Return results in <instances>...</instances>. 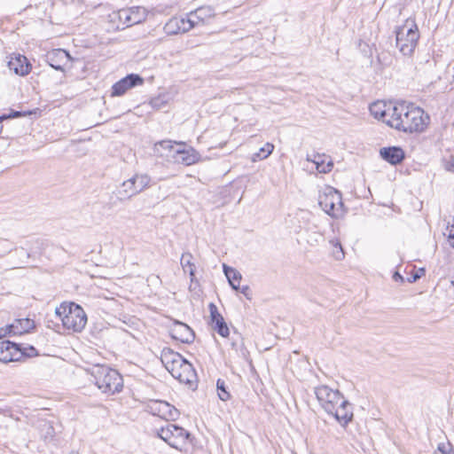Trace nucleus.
<instances>
[{
	"instance_id": "f257e3e1",
	"label": "nucleus",
	"mask_w": 454,
	"mask_h": 454,
	"mask_svg": "<svg viewBox=\"0 0 454 454\" xmlns=\"http://www.w3.org/2000/svg\"><path fill=\"white\" fill-rule=\"evenodd\" d=\"M369 110L375 119L405 133H423L430 124L429 114L414 104L379 100L371 104Z\"/></svg>"
},
{
	"instance_id": "f03ea898",
	"label": "nucleus",
	"mask_w": 454,
	"mask_h": 454,
	"mask_svg": "<svg viewBox=\"0 0 454 454\" xmlns=\"http://www.w3.org/2000/svg\"><path fill=\"white\" fill-rule=\"evenodd\" d=\"M160 359L167 371L181 383L192 384L195 380L196 373L192 364L179 353L166 348Z\"/></svg>"
},
{
	"instance_id": "7ed1b4c3",
	"label": "nucleus",
	"mask_w": 454,
	"mask_h": 454,
	"mask_svg": "<svg viewBox=\"0 0 454 454\" xmlns=\"http://www.w3.org/2000/svg\"><path fill=\"white\" fill-rule=\"evenodd\" d=\"M55 313L67 330L79 333L87 324V316L83 309L74 302H62L56 308Z\"/></svg>"
},
{
	"instance_id": "20e7f679",
	"label": "nucleus",
	"mask_w": 454,
	"mask_h": 454,
	"mask_svg": "<svg viewBox=\"0 0 454 454\" xmlns=\"http://www.w3.org/2000/svg\"><path fill=\"white\" fill-rule=\"evenodd\" d=\"M395 43L399 51L403 56H411L419 39V31L415 20L409 18L397 27Z\"/></svg>"
},
{
	"instance_id": "39448f33",
	"label": "nucleus",
	"mask_w": 454,
	"mask_h": 454,
	"mask_svg": "<svg viewBox=\"0 0 454 454\" xmlns=\"http://www.w3.org/2000/svg\"><path fill=\"white\" fill-rule=\"evenodd\" d=\"M321 208L333 218H340L345 215L341 194L333 187L324 186L318 195Z\"/></svg>"
},
{
	"instance_id": "423d86ee",
	"label": "nucleus",
	"mask_w": 454,
	"mask_h": 454,
	"mask_svg": "<svg viewBox=\"0 0 454 454\" xmlns=\"http://www.w3.org/2000/svg\"><path fill=\"white\" fill-rule=\"evenodd\" d=\"M93 374L98 387L104 393L114 394L122 388V379L115 370L100 366Z\"/></svg>"
},
{
	"instance_id": "0eeeda50",
	"label": "nucleus",
	"mask_w": 454,
	"mask_h": 454,
	"mask_svg": "<svg viewBox=\"0 0 454 454\" xmlns=\"http://www.w3.org/2000/svg\"><path fill=\"white\" fill-rule=\"evenodd\" d=\"M158 435L169 446L181 451L185 450L191 436L184 428L170 423L158 430Z\"/></svg>"
},
{
	"instance_id": "6e6552de",
	"label": "nucleus",
	"mask_w": 454,
	"mask_h": 454,
	"mask_svg": "<svg viewBox=\"0 0 454 454\" xmlns=\"http://www.w3.org/2000/svg\"><path fill=\"white\" fill-rule=\"evenodd\" d=\"M151 177L146 174H136L125 180L118 189L120 199H129L149 187Z\"/></svg>"
},
{
	"instance_id": "1a4fd4ad",
	"label": "nucleus",
	"mask_w": 454,
	"mask_h": 454,
	"mask_svg": "<svg viewBox=\"0 0 454 454\" xmlns=\"http://www.w3.org/2000/svg\"><path fill=\"white\" fill-rule=\"evenodd\" d=\"M315 394L321 406L327 413H333L336 406L343 398L338 390L332 389L325 385L316 387Z\"/></svg>"
},
{
	"instance_id": "9d476101",
	"label": "nucleus",
	"mask_w": 454,
	"mask_h": 454,
	"mask_svg": "<svg viewBox=\"0 0 454 454\" xmlns=\"http://www.w3.org/2000/svg\"><path fill=\"white\" fill-rule=\"evenodd\" d=\"M143 83L144 79L140 75L137 74H130L113 85L111 96H122L131 88H134L136 86H141L143 85Z\"/></svg>"
},
{
	"instance_id": "9b49d317",
	"label": "nucleus",
	"mask_w": 454,
	"mask_h": 454,
	"mask_svg": "<svg viewBox=\"0 0 454 454\" xmlns=\"http://www.w3.org/2000/svg\"><path fill=\"white\" fill-rule=\"evenodd\" d=\"M201 160L200 153L193 147L186 146L184 143L179 142V150L173 159L174 163L191 166L200 162Z\"/></svg>"
},
{
	"instance_id": "f8f14e48",
	"label": "nucleus",
	"mask_w": 454,
	"mask_h": 454,
	"mask_svg": "<svg viewBox=\"0 0 454 454\" xmlns=\"http://www.w3.org/2000/svg\"><path fill=\"white\" fill-rule=\"evenodd\" d=\"M197 26V20H191L189 14L186 17H174L165 25V30L168 34H179L190 31Z\"/></svg>"
},
{
	"instance_id": "ddd939ff",
	"label": "nucleus",
	"mask_w": 454,
	"mask_h": 454,
	"mask_svg": "<svg viewBox=\"0 0 454 454\" xmlns=\"http://www.w3.org/2000/svg\"><path fill=\"white\" fill-rule=\"evenodd\" d=\"M22 357L21 348L9 340L0 341V361L10 363L18 361Z\"/></svg>"
},
{
	"instance_id": "4468645a",
	"label": "nucleus",
	"mask_w": 454,
	"mask_h": 454,
	"mask_svg": "<svg viewBox=\"0 0 454 454\" xmlns=\"http://www.w3.org/2000/svg\"><path fill=\"white\" fill-rule=\"evenodd\" d=\"M178 150L179 143L172 140H162L156 143L153 146V152L157 157L167 158L169 160H173Z\"/></svg>"
},
{
	"instance_id": "2eb2a0df",
	"label": "nucleus",
	"mask_w": 454,
	"mask_h": 454,
	"mask_svg": "<svg viewBox=\"0 0 454 454\" xmlns=\"http://www.w3.org/2000/svg\"><path fill=\"white\" fill-rule=\"evenodd\" d=\"M170 335L173 339L180 340L184 343H190L194 339L192 330L184 323L175 321L170 326Z\"/></svg>"
},
{
	"instance_id": "dca6fc26",
	"label": "nucleus",
	"mask_w": 454,
	"mask_h": 454,
	"mask_svg": "<svg viewBox=\"0 0 454 454\" xmlns=\"http://www.w3.org/2000/svg\"><path fill=\"white\" fill-rule=\"evenodd\" d=\"M71 60L69 53L62 49L53 50L48 54L49 64L56 70L64 71V67Z\"/></svg>"
},
{
	"instance_id": "f3484780",
	"label": "nucleus",
	"mask_w": 454,
	"mask_h": 454,
	"mask_svg": "<svg viewBox=\"0 0 454 454\" xmlns=\"http://www.w3.org/2000/svg\"><path fill=\"white\" fill-rule=\"evenodd\" d=\"M8 67L10 70L21 76L27 75L31 70V65L27 59L20 54L11 56Z\"/></svg>"
},
{
	"instance_id": "a211bd4d",
	"label": "nucleus",
	"mask_w": 454,
	"mask_h": 454,
	"mask_svg": "<svg viewBox=\"0 0 454 454\" xmlns=\"http://www.w3.org/2000/svg\"><path fill=\"white\" fill-rule=\"evenodd\" d=\"M340 424L345 426L353 418V411L351 404L344 399L340 400L339 404L336 406L335 411L332 413Z\"/></svg>"
},
{
	"instance_id": "6ab92c4d",
	"label": "nucleus",
	"mask_w": 454,
	"mask_h": 454,
	"mask_svg": "<svg viewBox=\"0 0 454 454\" xmlns=\"http://www.w3.org/2000/svg\"><path fill=\"white\" fill-rule=\"evenodd\" d=\"M380 156L392 165L400 163L404 158V153L400 147H384L380 149Z\"/></svg>"
},
{
	"instance_id": "aec40b11",
	"label": "nucleus",
	"mask_w": 454,
	"mask_h": 454,
	"mask_svg": "<svg viewBox=\"0 0 454 454\" xmlns=\"http://www.w3.org/2000/svg\"><path fill=\"white\" fill-rule=\"evenodd\" d=\"M35 328V323L29 318H20L15 319L11 324V329L12 330V335H21L28 333L30 330Z\"/></svg>"
},
{
	"instance_id": "412c9836",
	"label": "nucleus",
	"mask_w": 454,
	"mask_h": 454,
	"mask_svg": "<svg viewBox=\"0 0 454 454\" xmlns=\"http://www.w3.org/2000/svg\"><path fill=\"white\" fill-rule=\"evenodd\" d=\"M308 160H310V159L308 158ZM311 161L316 165V168L319 173H329L333 167V161L325 155H314Z\"/></svg>"
},
{
	"instance_id": "4be33fe9",
	"label": "nucleus",
	"mask_w": 454,
	"mask_h": 454,
	"mask_svg": "<svg viewBox=\"0 0 454 454\" xmlns=\"http://www.w3.org/2000/svg\"><path fill=\"white\" fill-rule=\"evenodd\" d=\"M157 405L159 416L167 420H174L179 415L178 411L174 406L166 402H160Z\"/></svg>"
},
{
	"instance_id": "5701e85b",
	"label": "nucleus",
	"mask_w": 454,
	"mask_h": 454,
	"mask_svg": "<svg viewBox=\"0 0 454 454\" xmlns=\"http://www.w3.org/2000/svg\"><path fill=\"white\" fill-rule=\"evenodd\" d=\"M223 272L229 281V284L234 290L239 289L241 274L234 268L223 264Z\"/></svg>"
},
{
	"instance_id": "b1692460",
	"label": "nucleus",
	"mask_w": 454,
	"mask_h": 454,
	"mask_svg": "<svg viewBox=\"0 0 454 454\" xmlns=\"http://www.w3.org/2000/svg\"><path fill=\"white\" fill-rule=\"evenodd\" d=\"M274 145L271 143H266L260 150L254 153L251 157L253 162L267 159L273 152Z\"/></svg>"
},
{
	"instance_id": "393cba45",
	"label": "nucleus",
	"mask_w": 454,
	"mask_h": 454,
	"mask_svg": "<svg viewBox=\"0 0 454 454\" xmlns=\"http://www.w3.org/2000/svg\"><path fill=\"white\" fill-rule=\"evenodd\" d=\"M192 254L190 253H184L182 254V257H181V265L183 267V270L185 271V272H189V275L190 277L192 278V279L194 277V272H195V266L194 264L192 263Z\"/></svg>"
},
{
	"instance_id": "a878e982",
	"label": "nucleus",
	"mask_w": 454,
	"mask_h": 454,
	"mask_svg": "<svg viewBox=\"0 0 454 454\" xmlns=\"http://www.w3.org/2000/svg\"><path fill=\"white\" fill-rule=\"evenodd\" d=\"M212 15V10L209 7H201L195 12L189 13L191 20H197V25L203 22L206 17Z\"/></svg>"
},
{
	"instance_id": "bb28decb",
	"label": "nucleus",
	"mask_w": 454,
	"mask_h": 454,
	"mask_svg": "<svg viewBox=\"0 0 454 454\" xmlns=\"http://www.w3.org/2000/svg\"><path fill=\"white\" fill-rule=\"evenodd\" d=\"M170 100L171 97L168 93H160L157 97L151 99L150 105L152 107L159 110L167 106Z\"/></svg>"
},
{
	"instance_id": "cd10ccee",
	"label": "nucleus",
	"mask_w": 454,
	"mask_h": 454,
	"mask_svg": "<svg viewBox=\"0 0 454 454\" xmlns=\"http://www.w3.org/2000/svg\"><path fill=\"white\" fill-rule=\"evenodd\" d=\"M330 244L333 247L332 254L333 258L337 261L343 260L345 254L340 241L337 239H332L330 240Z\"/></svg>"
},
{
	"instance_id": "c85d7f7f",
	"label": "nucleus",
	"mask_w": 454,
	"mask_h": 454,
	"mask_svg": "<svg viewBox=\"0 0 454 454\" xmlns=\"http://www.w3.org/2000/svg\"><path fill=\"white\" fill-rule=\"evenodd\" d=\"M212 327L222 337H228L230 333L229 327L227 326L224 319L212 324Z\"/></svg>"
},
{
	"instance_id": "c756f323",
	"label": "nucleus",
	"mask_w": 454,
	"mask_h": 454,
	"mask_svg": "<svg viewBox=\"0 0 454 454\" xmlns=\"http://www.w3.org/2000/svg\"><path fill=\"white\" fill-rule=\"evenodd\" d=\"M218 396L223 401H227L230 398V394L225 388L223 380H218L216 383Z\"/></svg>"
},
{
	"instance_id": "7c9ffc66",
	"label": "nucleus",
	"mask_w": 454,
	"mask_h": 454,
	"mask_svg": "<svg viewBox=\"0 0 454 454\" xmlns=\"http://www.w3.org/2000/svg\"><path fill=\"white\" fill-rule=\"evenodd\" d=\"M209 312H210V318H211V325L215 322H218L220 320H223V316L218 312L217 307L214 303H209L208 305Z\"/></svg>"
},
{
	"instance_id": "2f4dec72",
	"label": "nucleus",
	"mask_w": 454,
	"mask_h": 454,
	"mask_svg": "<svg viewBox=\"0 0 454 454\" xmlns=\"http://www.w3.org/2000/svg\"><path fill=\"white\" fill-rule=\"evenodd\" d=\"M434 454H454V450L450 442H442L438 445Z\"/></svg>"
},
{
	"instance_id": "473e14b6",
	"label": "nucleus",
	"mask_w": 454,
	"mask_h": 454,
	"mask_svg": "<svg viewBox=\"0 0 454 454\" xmlns=\"http://www.w3.org/2000/svg\"><path fill=\"white\" fill-rule=\"evenodd\" d=\"M323 235L320 232H311L308 234L307 242L311 245H317L322 239Z\"/></svg>"
},
{
	"instance_id": "72a5a7b5",
	"label": "nucleus",
	"mask_w": 454,
	"mask_h": 454,
	"mask_svg": "<svg viewBox=\"0 0 454 454\" xmlns=\"http://www.w3.org/2000/svg\"><path fill=\"white\" fill-rule=\"evenodd\" d=\"M22 351V356H35L37 355V352L35 350V348L32 346H29L27 348H24L23 349H21Z\"/></svg>"
},
{
	"instance_id": "f704fd0d",
	"label": "nucleus",
	"mask_w": 454,
	"mask_h": 454,
	"mask_svg": "<svg viewBox=\"0 0 454 454\" xmlns=\"http://www.w3.org/2000/svg\"><path fill=\"white\" fill-rule=\"evenodd\" d=\"M444 168L447 171L454 173V156L451 155L444 164Z\"/></svg>"
},
{
	"instance_id": "c9c22d12",
	"label": "nucleus",
	"mask_w": 454,
	"mask_h": 454,
	"mask_svg": "<svg viewBox=\"0 0 454 454\" xmlns=\"http://www.w3.org/2000/svg\"><path fill=\"white\" fill-rule=\"evenodd\" d=\"M7 335H12V330L11 329V324L0 328V338Z\"/></svg>"
},
{
	"instance_id": "e433bc0d",
	"label": "nucleus",
	"mask_w": 454,
	"mask_h": 454,
	"mask_svg": "<svg viewBox=\"0 0 454 454\" xmlns=\"http://www.w3.org/2000/svg\"><path fill=\"white\" fill-rule=\"evenodd\" d=\"M448 237L450 247L454 248V229H450L444 233Z\"/></svg>"
},
{
	"instance_id": "4c0bfd02",
	"label": "nucleus",
	"mask_w": 454,
	"mask_h": 454,
	"mask_svg": "<svg viewBox=\"0 0 454 454\" xmlns=\"http://www.w3.org/2000/svg\"><path fill=\"white\" fill-rule=\"evenodd\" d=\"M393 279L395 281H400V282H403V278L402 275H400L399 272L395 271L393 275Z\"/></svg>"
},
{
	"instance_id": "58836bf2",
	"label": "nucleus",
	"mask_w": 454,
	"mask_h": 454,
	"mask_svg": "<svg viewBox=\"0 0 454 454\" xmlns=\"http://www.w3.org/2000/svg\"><path fill=\"white\" fill-rule=\"evenodd\" d=\"M450 229H454V217L448 223L446 231H449Z\"/></svg>"
},
{
	"instance_id": "ea45409f",
	"label": "nucleus",
	"mask_w": 454,
	"mask_h": 454,
	"mask_svg": "<svg viewBox=\"0 0 454 454\" xmlns=\"http://www.w3.org/2000/svg\"><path fill=\"white\" fill-rule=\"evenodd\" d=\"M240 292L245 294V295H247L248 292H249V287L248 286H243L242 288L239 289Z\"/></svg>"
},
{
	"instance_id": "a19ab883",
	"label": "nucleus",
	"mask_w": 454,
	"mask_h": 454,
	"mask_svg": "<svg viewBox=\"0 0 454 454\" xmlns=\"http://www.w3.org/2000/svg\"><path fill=\"white\" fill-rule=\"evenodd\" d=\"M420 276L419 273H416V275L413 277V281H416Z\"/></svg>"
},
{
	"instance_id": "79ce46f5",
	"label": "nucleus",
	"mask_w": 454,
	"mask_h": 454,
	"mask_svg": "<svg viewBox=\"0 0 454 454\" xmlns=\"http://www.w3.org/2000/svg\"><path fill=\"white\" fill-rule=\"evenodd\" d=\"M19 115H20V114L18 112H16L13 116H19Z\"/></svg>"
}]
</instances>
